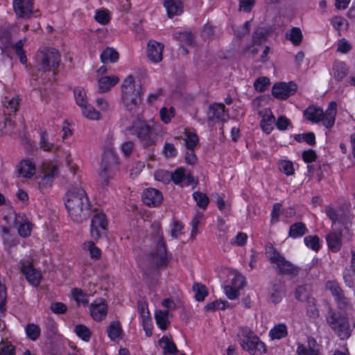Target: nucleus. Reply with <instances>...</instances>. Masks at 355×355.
Instances as JSON below:
<instances>
[{
  "instance_id": "obj_60",
  "label": "nucleus",
  "mask_w": 355,
  "mask_h": 355,
  "mask_svg": "<svg viewBox=\"0 0 355 355\" xmlns=\"http://www.w3.org/2000/svg\"><path fill=\"white\" fill-rule=\"evenodd\" d=\"M224 291L227 298L232 300L236 299L239 295V290L232 286H225Z\"/></svg>"
},
{
  "instance_id": "obj_18",
  "label": "nucleus",
  "mask_w": 355,
  "mask_h": 355,
  "mask_svg": "<svg viewBox=\"0 0 355 355\" xmlns=\"http://www.w3.org/2000/svg\"><path fill=\"white\" fill-rule=\"evenodd\" d=\"M13 8L17 15L20 17H29L33 10L31 0H14Z\"/></svg>"
},
{
  "instance_id": "obj_20",
  "label": "nucleus",
  "mask_w": 355,
  "mask_h": 355,
  "mask_svg": "<svg viewBox=\"0 0 355 355\" xmlns=\"http://www.w3.org/2000/svg\"><path fill=\"white\" fill-rule=\"evenodd\" d=\"M297 352L299 355H320L318 345L313 338L308 339L307 346L300 345L297 347Z\"/></svg>"
},
{
  "instance_id": "obj_25",
  "label": "nucleus",
  "mask_w": 355,
  "mask_h": 355,
  "mask_svg": "<svg viewBox=\"0 0 355 355\" xmlns=\"http://www.w3.org/2000/svg\"><path fill=\"white\" fill-rule=\"evenodd\" d=\"M119 79L117 76H104L98 80V92L104 93L107 92L112 87L114 86Z\"/></svg>"
},
{
  "instance_id": "obj_39",
  "label": "nucleus",
  "mask_w": 355,
  "mask_h": 355,
  "mask_svg": "<svg viewBox=\"0 0 355 355\" xmlns=\"http://www.w3.org/2000/svg\"><path fill=\"white\" fill-rule=\"evenodd\" d=\"M83 114L89 119L98 120L100 119L101 114L96 111L95 108L91 105H88L87 103L81 107Z\"/></svg>"
},
{
  "instance_id": "obj_7",
  "label": "nucleus",
  "mask_w": 355,
  "mask_h": 355,
  "mask_svg": "<svg viewBox=\"0 0 355 355\" xmlns=\"http://www.w3.org/2000/svg\"><path fill=\"white\" fill-rule=\"evenodd\" d=\"M118 158L113 150H107L103 153L101 164V172L99 173L101 183L105 187L109 183V179L112 171L117 166Z\"/></svg>"
},
{
  "instance_id": "obj_61",
  "label": "nucleus",
  "mask_w": 355,
  "mask_h": 355,
  "mask_svg": "<svg viewBox=\"0 0 355 355\" xmlns=\"http://www.w3.org/2000/svg\"><path fill=\"white\" fill-rule=\"evenodd\" d=\"M245 285V277L241 274H236L232 280V285L239 290L243 288Z\"/></svg>"
},
{
  "instance_id": "obj_21",
  "label": "nucleus",
  "mask_w": 355,
  "mask_h": 355,
  "mask_svg": "<svg viewBox=\"0 0 355 355\" xmlns=\"http://www.w3.org/2000/svg\"><path fill=\"white\" fill-rule=\"evenodd\" d=\"M342 232H332L329 233L327 236V242L329 249L333 252H338L342 247Z\"/></svg>"
},
{
  "instance_id": "obj_63",
  "label": "nucleus",
  "mask_w": 355,
  "mask_h": 355,
  "mask_svg": "<svg viewBox=\"0 0 355 355\" xmlns=\"http://www.w3.org/2000/svg\"><path fill=\"white\" fill-rule=\"evenodd\" d=\"M338 306L340 309H347L348 307L351 306L350 302L347 297L344 295V293L338 295L335 297Z\"/></svg>"
},
{
  "instance_id": "obj_6",
  "label": "nucleus",
  "mask_w": 355,
  "mask_h": 355,
  "mask_svg": "<svg viewBox=\"0 0 355 355\" xmlns=\"http://www.w3.org/2000/svg\"><path fill=\"white\" fill-rule=\"evenodd\" d=\"M146 261L150 270H156L168 264L169 257L162 234H158L156 247L148 254Z\"/></svg>"
},
{
  "instance_id": "obj_31",
  "label": "nucleus",
  "mask_w": 355,
  "mask_h": 355,
  "mask_svg": "<svg viewBox=\"0 0 355 355\" xmlns=\"http://www.w3.org/2000/svg\"><path fill=\"white\" fill-rule=\"evenodd\" d=\"M288 334L287 327L284 324L275 325L269 332V336L272 340L282 339Z\"/></svg>"
},
{
  "instance_id": "obj_9",
  "label": "nucleus",
  "mask_w": 355,
  "mask_h": 355,
  "mask_svg": "<svg viewBox=\"0 0 355 355\" xmlns=\"http://www.w3.org/2000/svg\"><path fill=\"white\" fill-rule=\"evenodd\" d=\"M286 295V286L284 282L280 279H275L268 288V297L269 302L275 304L282 301Z\"/></svg>"
},
{
  "instance_id": "obj_44",
  "label": "nucleus",
  "mask_w": 355,
  "mask_h": 355,
  "mask_svg": "<svg viewBox=\"0 0 355 355\" xmlns=\"http://www.w3.org/2000/svg\"><path fill=\"white\" fill-rule=\"evenodd\" d=\"M40 146L45 151H52L54 148V145L48 141V134L46 130L40 132Z\"/></svg>"
},
{
  "instance_id": "obj_4",
  "label": "nucleus",
  "mask_w": 355,
  "mask_h": 355,
  "mask_svg": "<svg viewBox=\"0 0 355 355\" xmlns=\"http://www.w3.org/2000/svg\"><path fill=\"white\" fill-rule=\"evenodd\" d=\"M326 321L331 330L341 340L350 337L354 325H351L345 313L338 311L329 307Z\"/></svg>"
},
{
  "instance_id": "obj_8",
  "label": "nucleus",
  "mask_w": 355,
  "mask_h": 355,
  "mask_svg": "<svg viewBox=\"0 0 355 355\" xmlns=\"http://www.w3.org/2000/svg\"><path fill=\"white\" fill-rule=\"evenodd\" d=\"M297 85L293 81L288 83H279L273 85L272 93L275 97L282 100H285L294 94L297 91Z\"/></svg>"
},
{
  "instance_id": "obj_47",
  "label": "nucleus",
  "mask_w": 355,
  "mask_h": 355,
  "mask_svg": "<svg viewBox=\"0 0 355 355\" xmlns=\"http://www.w3.org/2000/svg\"><path fill=\"white\" fill-rule=\"evenodd\" d=\"M304 240L305 245L308 248H310L315 251L319 250L320 245V239L318 236H307Z\"/></svg>"
},
{
  "instance_id": "obj_53",
  "label": "nucleus",
  "mask_w": 355,
  "mask_h": 355,
  "mask_svg": "<svg viewBox=\"0 0 355 355\" xmlns=\"http://www.w3.org/2000/svg\"><path fill=\"white\" fill-rule=\"evenodd\" d=\"M270 85V80L266 77H261L257 78L254 83V87L257 91L263 92Z\"/></svg>"
},
{
  "instance_id": "obj_62",
  "label": "nucleus",
  "mask_w": 355,
  "mask_h": 355,
  "mask_svg": "<svg viewBox=\"0 0 355 355\" xmlns=\"http://www.w3.org/2000/svg\"><path fill=\"white\" fill-rule=\"evenodd\" d=\"M280 170L286 175H291L294 173L293 165L290 161H282L280 162Z\"/></svg>"
},
{
  "instance_id": "obj_58",
  "label": "nucleus",
  "mask_w": 355,
  "mask_h": 355,
  "mask_svg": "<svg viewBox=\"0 0 355 355\" xmlns=\"http://www.w3.org/2000/svg\"><path fill=\"white\" fill-rule=\"evenodd\" d=\"M3 219L6 220L8 223H9L8 220H10V226L15 228H17L20 223L24 220L23 217L17 214H13V215L10 216H5Z\"/></svg>"
},
{
  "instance_id": "obj_17",
  "label": "nucleus",
  "mask_w": 355,
  "mask_h": 355,
  "mask_svg": "<svg viewBox=\"0 0 355 355\" xmlns=\"http://www.w3.org/2000/svg\"><path fill=\"white\" fill-rule=\"evenodd\" d=\"M142 199L146 205L155 207L162 202L163 197L162 193L157 189L149 188L143 192Z\"/></svg>"
},
{
  "instance_id": "obj_50",
  "label": "nucleus",
  "mask_w": 355,
  "mask_h": 355,
  "mask_svg": "<svg viewBox=\"0 0 355 355\" xmlns=\"http://www.w3.org/2000/svg\"><path fill=\"white\" fill-rule=\"evenodd\" d=\"M74 96L76 103L80 106L83 107L87 104L86 93L83 88L76 87L74 89Z\"/></svg>"
},
{
  "instance_id": "obj_42",
  "label": "nucleus",
  "mask_w": 355,
  "mask_h": 355,
  "mask_svg": "<svg viewBox=\"0 0 355 355\" xmlns=\"http://www.w3.org/2000/svg\"><path fill=\"white\" fill-rule=\"evenodd\" d=\"M294 139L297 142L305 141L311 146L315 144V135L313 132L295 135Z\"/></svg>"
},
{
  "instance_id": "obj_49",
  "label": "nucleus",
  "mask_w": 355,
  "mask_h": 355,
  "mask_svg": "<svg viewBox=\"0 0 355 355\" xmlns=\"http://www.w3.org/2000/svg\"><path fill=\"white\" fill-rule=\"evenodd\" d=\"M155 178L157 180L168 184L173 179L171 173L165 170H158L155 173Z\"/></svg>"
},
{
  "instance_id": "obj_22",
  "label": "nucleus",
  "mask_w": 355,
  "mask_h": 355,
  "mask_svg": "<svg viewBox=\"0 0 355 355\" xmlns=\"http://www.w3.org/2000/svg\"><path fill=\"white\" fill-rule=\"evenodd\" d=\"M332 71L334 79L340 82L348 74L349 68L344 62L336 61L334 63Z\"/></svg>"
},
{
  "instance_id": "obj_43",
  "label": "nucleus",
  "mask_w": 355,
  "mask_h": 355,
  "mask_svg": "<svg viewBox=\"0 0 355 355\" xmlns=\"http://www.w3.org/2000/svg\"><path fill=\"white\" fill-rule=\"evenodd\" d=\"M267 39V32L263 28H259L254 32L252 41L254 45H260Z\"/></svg>"
},
{
  "instance_id": "obj_13",
  "label": "nucleus",
  "mask_w": 355,
  "mask_h": 355,
  "mask_svg": "<svg viewBox=\"0 0 355 355\" xmlns=\"http://www.w3.org/2000/svg\"><path fill=\"white\" fill-rule=\"evenodd\" d=\"M207 117L209 121H225L228 119V113L223 103H214L209 107Z\"/></svg>"
},
{
  "instance_id": "obj_23",
  "label": "nucleus",
  "mask_w": 355,
  "mask_h": 355,
  "mask_svg": "<svg viewBox=\"0 0 355 355\" xmlns=\"http://www.w3.org/2000/svg\"><path fill=\"white\" fill-rule=\"evenodd\" d=\"M163 5L165 7L167 15L169 18L180 15L182 12V3L180 1L174 0H163Z\"/></svg>"
},
{
  "instance_id": "obj_3",
  "label": "nucleus",
  "mask_w": 355,
  "mask_h": 355,
  "mask_svg": "<svg viewBox=\"0 0 355 355\" xmlns=\"http://www.w3.org/2000/svg\"><path fill=\"white\" fill-rule=\"evenodd\" d=\"M35 61L36 71L31 72V76L33 80H37L41 76L40 73L43 74L59 66L60 55L58 51L54 48H44L37 53Z\"/></svg>"
},
{
  "instance_id": "obj_16",
  "label": "nucleus",
  "mask_w": 355,
  "mask_h": 355,
  "mask_svg": "<svg viewBox=\"0 0 355 355\" xmlns=\"http://www.w3.org/2000/svg\"><path fill=\"white\" fill-rule=\"evenodd\" d=\"M164 45L155 40H150L147 45L148 58L153 62H159L162 60Z\"/></svg>"
},
{
  "instance_id": "obj_40",
  "label": "nucleus",
  "mask_w": 355,
  "mask_h": 355,
  "mask_svg": "<svg viewBox=\"0 0 355 355\" xmlns=\"http://www.w3.org/2000/svg\"><path fill=\"white\" fill-rule=\"evenodd\" d=\"M193 198L200 208L205 209L207 207L209 200L205 193L196 191L193 193Z\"/></svg>"
},
{
  "instance_id": "obj_14",
  "label": "nucleus",
  "mask_w": 355,
  "mask_h": 355,
  "mask_svg": "<svg viewBox=\"0 0 355 355\" xmlns=\"http://www.w3.org/2000/svg\"><path fill=\"white\" fill-rule=\"evenodd\" d=\"M21 270L31 284L34 286H37L40 284L42 274L31 263H22Z\"/></svg>"
},
{
  "instance_id": "obj_45",
  "label": "nucleus",
  "mask_w": 355,
  "mask_h": 355,
  "mask_svg": "<svg viewBox=\"0 0 355 355\" xmlns=\"http://www.w3.org/2000/svg\"><path fill=\"white\" fill-rule=\"evenodd\" d=\"M26 333L30 339L35 340L40 335V329L34 324H28L26 327Z\"/></svg>"
},
{
  "instance_id": "obj_19",
  "label": "nucleus",
  "mask_w": 355,
  "mask_h": 355,
  "mask_svg": "<svg viewBox=\"0 0 355 355\" xmlns=\"http://www.w3.org/2000/svg\"><path fill=\"white\" fill-rule=\"evenodd\" d=\"M92 317L96 321H101L107 313V305L104 300H101L99 302H95L89 307Z\"/></svg>"
},
{
  "instance_id": "obj_12",
  "label": "nucleus",
  "mask_w": 355,
  "mask_h": 355,
  "mask_svg": "<svg viewBox=\"0 0 355 355\" xmlns=\"http://www.w3.org/2000/svg\"><path fill=\"white\" fill-rule=\"evenodd\" d=\"M43 175L39 182L40 187H47L51 185L53 179L58 175V169L56 165L51 163H44L42 164Z\"/></svg>"
},
{
  "instance_id": "obj_36",
  "label": "nucleus",
  "mask_w": 355,
  "mask_h": 355,
  "mask_svg": "<svg viewBox=\"0 0 355 355\" xmlns=\"http://www.w3.org/2000/svg\"><path fill=\"white\" fill-rule=\"evenodd\" d=\"M266 254L272 263H275L277 259L282 257V254L273 247L272 243H268L265 246Z\"/></svg>"
},
{
  "instance_id": "obj_5",
  "label": "nucleus",
  "mask_w": 355,
  "mask_h": 355,
  "mask_svg": "<svg viewBox=\"0 0 355 355\" xmlns=\"http://www.w3.org/2000/svg\"><path fill=\"white\" fill-rule=\"evenodd\" d=\"M127 130L136 135L144 148L156 144L157 136L154 128L140 118L135 119L132 124L127 128Z\"/></svg>"
},
{
  "instance_id": "obj_37",
  "label": "nucleus",
  "mask_w": 355,
  "mask_h": 355,
  "mask_svg": "<svg viewBox=\"0 0 355 355\" xmlns=\"http://www.w3.org/2000/svg\"><path fill=\"white\" fill-rule=\"evenodd\" d=\"M11 45V38L9 33L6 31H0V49H1L2 53H6L8 56L7 53V49Z\"/></svg>"
},
{
  "instance_id": "obj_34",
  "label": "nucleus",
  "mask_w": 355,
  "mask_h": 355,
  "mask_svg": "<svg viewBox=\"0 0 355 355\" xmlns=\"http://www.w3.org/2000/svg\"><path fill=\"white\" fill-rule=\"evenodd\" d=\"M286 37L291 40L294 45L297 46L302 42V33L299 28L294 27L290 30L289 33H286Z\"/></svg>"
},
{
  "instance_id": "obj_1",
  "label": "nucleus",
  "mask_w": 355,
  "mask_h": 355,
  "mask_svg": "<svg viewBox=\"0 0 355 355\" xmlns=\"http://www.w3.org/2000/svg\"><path fill=\"white\" fill-rule=\"evenodd\" d=\"M64 200L68 214L73 221L82 223L90 216V204L83 189L76 187L69 190Z\"/></svg>"
},
{
  "instance_id": "obj_10",
  "label": "nucleus",
  "mask_w": 355,
  "mask_h": 355,
  "mask_svg": "<svg viewBox=\"0 0 355 355\" xmlns=\"http://www.w3.org/2000/svg\"><path fill=\"white\" fill-rule=\"evenodd\" d=\"M242 348L252 355H261L266 352L265 344L255 336L241 341Z\"/></svg>"
},
{
  "instance_id": "obj_64",
  "label": "nucleus",
  "mask_w": 355,
  "mask_h": 355,
  "mask_svg": "<svg viewBox=\"0 0 355 355\" xmlns=\"http://www.w3.org/2000/svg\"><path fill=\"white\" fill-rule=\"evenodd\" d=\"M95 19L102 24H106L109 22L110 17L105 10H97L95 15Z\"/></svg>"
},
{
  "instance_id": "obj_26",
  "label": "nucleus",
  "mask_w": 355,
  "mask_h": 355,
  "mask_svg": "<svg viewBox=\"0 0 355 355\" xmlns=\"http://www.w3.org/2000/svg\"><path fill=\"white\" fill-rule=\"evenodd\" d=\"M35 166L30 160H23L18 166V173L19 175L30 178L35 173Z\"/></svg>"
},
{
  "instance_id": "obj_32",
  "label": "nucleus",
  "mask_w": 355,
  "mask_h": 355,
  "mask_svg": "<svg viewBox=\"0 0 355 355\" xmlns=\"http://www.w3.org/2000/svg\"><path fill=\"white\" fill-rule=\"evenodd\" d=\"M306 231L305 225L303 223L298 222L291 225L288 234L289 236L295 239L304 235Z\"/></svg>"
},
{
  "instance_id": "obj_59",
  "label": "nucleus",
  "mask_w": 355,
  "mask_h": 355,
  "mask_svg": "<svg viewBox=\"0 0 355 355\" xmlns=\"http://www.w3.org/2000/svg\"><path fill=\"white\" fill-rule=\"evenodd\" d=\"M171 175L173 177L171 181L176 184H180L184 179H185L184 169L182 168H177L173 173H171Z\"/></svg>"
},
{
  "instance_id": "obj_2",
  "label": "nucleus",
  "mask_w": 355,
  "mask_h": 355,
  "mask_svg": "<svg viewBox=\"0 0 355 355\" xmlns=\"http://www.w3.org/2000/svg\"><path fill=\"white\" fill-rule=\"evenodd\" d=\"M122 103L132 114L137 112L141 102L143 94L141 83L136 84L132 76H128L121 86Z\"/></svg>"
},
{
  "instance_id": "obj_38",
  "label": "nucleus",
  "mask_w": 355,
  "mask_h": 355,
  "mask_svg": "<svg viewBox=\"0 0 355 355\" xmlns=\"http://www.w3.org/2000/svg\"><path fill=\"white\" fill-rule=\"evenodd\" d=\"M173 38L187 45H192L194 42L193 35L187 31L175 33L173 35Z\"/></svg>"
},
{
  "instance_id": "obj_54",
  "label": "nucleus",
  "mask_w": 355,
  "mask_h": 355,
  "mask_svg": "<svg viewBox=\"0 0 355 355\" xmlns=\"http://www.w3.org/2000/svg\"><path fill=\"white\" fill-rule=\"evenodd\" d=\"M227 304H228V302L227 301L216 300L214 302L208 303L205 306V310L207 311H214L218 309H225V306Z\"/></svg>"
},
{
  "instance_id": "obj_52",
  "label": "nucleus",
  "mask_w": 355,
  "mask_h": 355,
  "mask_svg": "<svg viewBox=\"0 0 355 355\" xmlns=\"http://www.w3.org/2000/svg\"><path fill=\"white\" fill-rule=\"evenodd\" d=\"M327 289L329 290L331 294L335 297L343 293V291L340 288L339 284L335 281H329L326 284Z\"/></svg>"
},
{
  "instance_id": "obj_11",
  "label": "nucleus",
  "mask_w": 355,
  "mask_h": 355,
  "mask_svg": "<svg viewBox=\"0 0 355 355\" xmlns=\"http://www.w3.org/2000/svg\"><path fill=\"white\" fill-rule=\"evenodd\" d=\"M107 222L105 215L103 214H96L92 220L91 235L95 240L99 239L103 231L107 230Z\"/></svg>"
},
{
  "instance_id": "obj_56",
  "label": "nucleus",
  "mask_w": 355,
  "mask_h": 355,
  "mask_svg": "<svg viewBox=\"0 0 355 355\" xmlns=\"http://www.w3.org/2000/svg\"><path fill=\"white\" fill-rule=\"evenodd\" d=\"M19 234L22 237H27L31 234V225L24 220L17 227Z\"/></svg>"
},
{
  "instance_id": "obj_55",
  "label": "nucleus",
  "mask_w": 355,
  "mask_h": 355,
  "mask_svg": "<svg viewBox=\"0 0 355 355\" xmlns=\"http://www.w3.org/2000/svg\"><path fill=\"white\" fill-rule=\"evenodd\" d=\"M166 158L175 157L177 155V150L174 144L171 143H165L162 151Z\"/></svg>"
},
{
  "instance_id": "obj_57",
  "label": "nucleus",
  "mask_w": 355,
  "mask_h": 355,
  "mask_svg": "<svg viewBox=\"0 0 355 355\" xmlns=\"http://www.w3.org/2000/svg\"><path fill=\"white\" fill-rule=\"evenodd\" d=\"M19 105V100L15 98H12L8 101V105L6 107L4 110L5 115H10L11 112L14 114L17 111Z\"/></svg>"
},
{
  "instance_id": "obj_15",
  "label": "nucleus",
  "mask_w": 355,
  "mask_h": 355,
  "mask_svg": "<svg viewBox=\"0 0 355 355\" xmlns=\"http://www.w3.org/2000/svg\"><path fill=\"white\" fill-rule=\"evenodd\" d=\"M279 272L282 275H288L291 277L297 276L300 268L287 261L283 256L275 263Z\"/></svg>"
},
{
  "instance_id": "obj_30",
  "label": "nucleus",
  "mask_w": 355,
  "mask_h": 355,
  "mask_svg": "<svg viewBox=\"0 0 355 355\" xmlns=\"http://www.w3.org/2000/svg\"><path fill=\"white\" fill-rule=\"evenodd\" d=\"M275 121V117L272 113L265 114L260 122V125L263 131L267 134L270 133V132L273 130V123Z\"/></svg>"
},
{
  "instance_id": "obj_27",
  "label": "nucleus",
  "mask_w": 355,
  "mask_h": 355,
  "mask_svg": "<svg viewBox=\"0 0 355 355\" xmlns=\"http://www.w3.org/2000/svg\"><path fill=\"white\" fill-rule=\"evenodd\" d=\"M170 315V312L168 310H157L155 314V318L157 322V324L162 330H165L168 327V324L170 323L168 317Z\"/></svg>"
},
{
  "instance_id": "obj_51",
  "label": "nucleus",
  "mask_w": 355,
  "mask_h": 355,
  "mask_svg": "<svg viewBox=\"0 0 355 355\" xmlns=\"http://www.w3.org/2000/svg\"><path fill=\"white\" fill-rule=\"evenodd\" d=\"M159 114L162 121L165 123H168L171 121V117L175 115V109L173 107H170L169 110L166 107H162L159 110Z\"/></svg>"
},
{
  "instance_id": "obj_33",
  "label": "nucleus",
  "mask_w": 355,
  "mask_h": 355,
  "mask_svg": "<svg viewBox=\"0 0 355 355\" xmlns=\"http://www.w3.org/2000/svg\"><path fill=\"white\" fill-rule=\"evenodd\" d=\"M107 335L109 338L114 340L119 338L121 333L122 329L119 321H112L107 327Z\"/></svg>"
},
{
  "instance_id": "obj_41",
  "label": "nucleus",
  "mask_w": 355,
  "mask_h": 355,
  "mask_svg": "<svg viewBox=\"0 0 355 355\" xmlns=\"http://www.w3.org/2000/svg\"><path fill=\"white\" fill-rule=\"evenodd\" d=\"M75 332L77 336L81 338L85 341H89L92 333L89 328L83 324H78L75 327Z\"/></svg>"
},
{
  "instance_id": "obj_48",
  "label": "nucleus",
  "mask_w": 355,
  "mask_h": 355,
  "mask_svg": "<svg viewBox=\"0 0 355 355\" xmlns=\"http://www.w3.org/2000/svg\"><path fill=\"white\" fill-rule=\"evenodd\" d=\"M198 143V137L196 134L189 132L184 139V146L187 150H193Z\"/></svg>"
},
{
  "instance_id": "obj_28",
  "label": "nucleus",
  "mask_w": 355,
  "mask_h": 355,
  "mask_svg": "<svg viewBox=\"0 0 355 355\" xmlns=\"http://www.w3.org/2000/svg\"><path fill=\"white\" fill-rule=\"evenodd\" d=\"M159 343L163 348L164 355H175L178 352L175 343L167 336H163Z\"/></svg>"
},
{
  "instance_id": "obj_24",
  "label": "nucleus",
  "mask_w": 355,
  "mask_h": 355,
  "mask_svg": "<svg viewBox=\"0 0 355 355\" xmlns=\"http://www.w3.org/2000/svg\"><path fill=\"white\" fill-rule=\"evenodd\" d=\"M322 114L323 111L322 109L313 106H309L304 111L305 118L313 123L320 121Z\"/></svg>"
},
{
  "instance_id": "obj_35",
  "label": "nucleus",
  "mask_w": 355,
  "mask_h": 355,
  "mask_svg": "<svg viewBox=\"0 0 355 355\" xmlns=\"http://www.w3.org/2000/svg\"><path fill=\"white\" fill-rule=\"evenodd\" d=\"M193 291L195 292V299L198 302H202L208 295L207 288L200 283H195L193 285Z\"/></svg>"
},
{
  "instance_id": "obj_29",
  "label": "nucleus",
  "mask_w": 355,
  "mask_h": 355,
  "mask_svg": "<svg viewBox=\"0 0 355 355\" xmlns=\"http://www.w3.org/2000/svg\"><path fill=\"white\" fill-rule=\"evenodd\" d=\"M118 60L119 53L111 47H107L101 54V60L103 63L116 62Z\"/></svg>"
},
{
  "instance_id": "obj_46",
  "label": "nucleus",
  "mask_w": 355,
  "mask_h": 355,
  "mask_svg": "<svg viewBox=\"0 0 355 355\" xmlns=\"http://www.w3.org/2000/svg\"><path fill=\"white\" fill-rule=\"evenodd\" d=\"M71 294L73 299L78 304H83L85 305L88 303L87 295L83 291V290L80 288H73Z\"/></svg>"
}]
</instances>
